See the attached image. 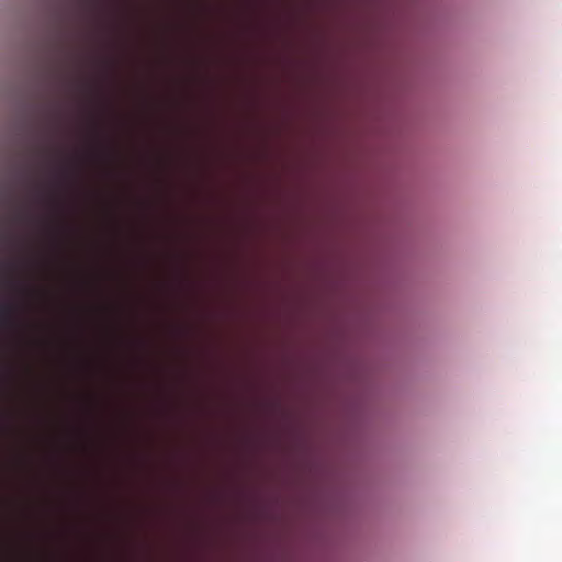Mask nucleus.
Here are the masks:
<instances>
[{
	"label": "nucleus",
	"mask_w": 562,
	"mask_h": 562,
	"mask_svg": "<svg viewBox=\"0 0 562 562\" xmlns=\"http://www.w3.org/2000/svg\"><path fill=\"white\" fill-rule=\"evenodd\" d=\"M0 324L2 327L12 328L16 324V306L11 303H4L0 307Z\"/></svg>",
	"instance_id": "1"
}]
</instances>
